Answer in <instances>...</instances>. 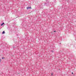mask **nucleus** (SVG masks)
Wrapping results in <instances>:
<instances>
[{
  "label": "nucleus",
  "instance_id": "obj_1",
  "mask_svg": "<svg viewBox=\"0 0 76 76\" xmlns=\"http://www.w3.org/2000/svg\"><path fill=\"white\" fill-rule=\"evenodd\" d=\"M46 2L44 3V6H49V1L48 0H46Z\"/></svg>",
  "mask_w": 76,
  "mask_h": 76
},
{
  "label": "nucleus",
  "instance_id": "obj_2",
  "mask_svg": "<svg viewBox=\"0 0 76 76\" xmlns=\"http://www.w3.org/2000/svg\"><path fill=\"white\" fill-rule=\"evenodd\" d=\"M31 9V7H27V9Z\"/></svg>",
  "mask_w": 76,
  "mask_h": 76
},
{
  "label": "nucleus",
  "instance_id": "obj_3",
  "mask_svg": "<svg viewBox=\"0 0 76 76\" xmlns=\"http://www.w3.org/2000/svg\"><path fill=\"white\" fill-rule=\"evenodd\" d=\"M4 23H2L1 24V26H3V25H4Z\"/></svg>",
  "mask_w": 76,
  "mask_h": 76
},
{
  "label": "nucleus",
  "instance_id": "obj_4",
  "mask_svg": "<svg viewBox=\"0 0 76 76\" xmlns=\"http://www.w3.org/2000/svg\"><path fill=\"white\" fill-rule=\"evenodd\" d=\"M2 34H5V31H3L2 32Z\"/></svg>",
  "mask_w": 76,
  "mask_h": 76
},
{
  "label": "nucleus",
  "instance_id": "obj_5",
  "mask_svg": "<svg viewBox=\"0 0 76 76\" xmlns=\"http://www.w3.org/2000/svg\"><path fill=\"white\" fill-rule=\"evenodd\" d=\"M4 58H4L3 57L2 58V59H4Z\"/></svg>",
  "mask_w": 76,
  "mask_h": 76
},
{
  "label": "nucleus",
  "instance_id": "obj_6",
  "mask_svg": "<svg viewBox=\"0 0 76 76\" xmlns=\"http://www.w3.org/2000/svg\"><path fill=\"white\" fill-rule=\"evenodd\" d=\"M51 52H52V53H54V51H53V50H52Z\"/></svg>",
  "mask_w": 76,
  "mask_h": 76
},
{
  "label": "nucleus",
  "instance_id": "obj_7",
  "mask_svg": "<svg viewBox=\"0 0 76 76\" xmlns=\"http://www.w3.org/2000/svg\"><path fill=\"white\" fill-rule=\"evenodd\" d=\"M54 32H56V31H53Z\"/></svg>",
  "mask_w": 76,
  "mask_h": 76
},
{
  "label": "nucleus",
  "instance_id": "obj_8",
  "mask_svg": "<svg viewBox=\"0 0 76 76\" xmlns=\"http://www.w3.org/2000/svg\"><path fill=\"white\" fill-rule=\"evenodd\" d=\"M72 74L73 75V72H72Z\"/></svg>",
  "mask_w": 76,
  "mask_h": 76
},
{
  "label": "nucleus",
  "instance_id": "obj_9",
  "mask_svg": "<svg viewBox=\"0 0 76 76\" xmlns=\"http://www.w3.org/2000/svg\"><path fill=\"white\" fill-rule=\"evenodd\" d=\"M13 48H15V47H13Z\"/></svg>",
  "mask_w": 76,
  "mask_h": 76
},
{
  "label": "nucleus",
  "instance_id": "obj_10",
  "mask_svg": "<svg viewBox=\"0 0 76 76\" xmlns=\"http://www.w3.org/2000/svg\"><path fill=\"white\" fill-rule=\"evenodd\" d=\"M51 75H53V74H51Z\"/></svg>",
  "mask_w": 76,
  "mask_h": 76
},
{
  "label": "nucleus",
  "instance_id": "obj_11",
  "mask_svg": "<svg viewBox=\"0 0 76 76\" xmlns=\"http://www.w3.org/2000/svg\"><path fill=\"white\" fill-rule=\"evenodd\" d=\"M1 59H0V61H1Z\"/></svg>",
  "mask_w": 76,
  "mask_h": 76
},
{
  "label": "nucleus",
  "instance_id": "obj_12",
  "mask_svg": "<svg viewBox=\"0 0 76 76\" xmlns=\"http://www.w3.org/2000/svg\"><path fill=\"white\" fill-rule=\"evenodd\" d=\"M0 62H1V61H0Z\"/></svg>",
  "mask_w": 76,
  "mask_h": 76
},
{
  "label": "nucleus",
  "instance_id": "obj_13",
  "mask_svg": "<svg viewBox=\"0 0 76 76\" xmlns=\"http://www.w3.org/2000/svg\"><path fill=\"white\" fill-rule=\"evenodd\" d=\"M17 36H18V34H17Z\"/></svg>",
  "mask_w": 76,
  "mask_h": 76
}]
</instances>
